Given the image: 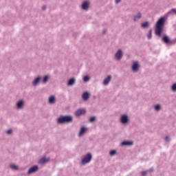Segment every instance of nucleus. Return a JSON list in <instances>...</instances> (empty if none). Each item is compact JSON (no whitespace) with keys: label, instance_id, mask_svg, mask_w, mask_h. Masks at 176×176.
<instances>
[{"label":"nucleus","instance_id":"30","mask_svg":"<svg viewBox=\"0 0 176 176\" xmlns=\"http://www.w3.org/2000/svg\"><path fill=\"white\" fill-rule=\"evenodd\" d=\"M7 133L8 135H11V133H12V129H9L8 131H7Z\"/></svg>","mask_w":176,"mask_h":176},{"label":"nucleus","instance_id":"28","mask_svg":"<svg viewBox=\"0 0 176 176\" xmlns=\"http://www.w3.org/2000/svg\"><path fill=\"white\" fill-rule=\"evenodd\" d=\"M116 154V151L115 150H112L110 151V155H115Z\"/></svg>","mask_w":176,"mask_h":176},{"label":"nucleus","instance_id":"25","mask_svg":"<svg viewBox=\"0 0 176 176\" xmlns=\"http://www.w3.org/2000/svg\"><path fill=\"white\" fill-rule=\"evenodd\" d=\"M48 79H49V76L47 75H46L43 78V83H46V82H47Z\"/></svg>","mask_w":176,"mask_h":176},{"label":"nucleus","instance_id":"9","mask_svg":"<svg viewBox=\"0 0 176 176\" xmlns=\"http://www.w3.org/2000/svg\"><path fill=\"white\" fill-rule=\"evenodd\" d=\"M138 68H139V64H138V62L133 63V65H132V69H133V71H138Z\"/></svg>","mask_w":176,"mask_h":176},{"label":"nucleus","instance_id":"15","mask_svg":"<svg viewBox=\"0 0 176 176\" xmlns=\"http://www.w3.org/2000/svg\"><path fill=\"white\" fill-rule=\"evenodd\" d=\"M162 40H163L164 42H165L166 43H168V42H170V39H169L168 36H167L166 35H165L164 36H163Z\"/></svg>","mask_w":176,"mask_h":176},{"label":"nucleus","instance_id":"13","mask_svg":"<svg viewBox=\"0 0 176 176\" xmlns=\"http://www.w3.org/2000/svg\"><path fill=\"white\" fill-rule=\"evenodd\" d=\"M86 131H87V129L85 128V126L81 128V130H80V133H79V136H82V135H84V133H85Z\"/></svg>","mask_w":176,"mask_h":176},{"label":"nucleus","instance_id":"16","mask_svg":"<svg viewBox=\"0 0 176 176\" xmlns=\"http://www.w3.org/2000/svg\"><path fill=\"white\" fill-rule=\"evenodd\" d=\"M41 80V77L38 76L37 78H36V79H34V80L33 81V85H37V83H39Z\"/></svg>","mask_w":176,"mask_h":176},{"label":"nucleus","instance_id":"24","mask_svg":"<svg viewBox=\"0 0 176 176\" xmlns=\"http://www.w3.org/2000/svg\"><path fill=\"white\" fill-rule=\"evenodd\" d=\"M10 167L12 168V169H14L15 170H17V169H19L18 166L14 164L10 165Z\"/></svg>","mask_w":176,"mask_h":176},{"label":"nucleus","instance_id":"3","mask_svg":"<svg viewBox=\"0 0 176 176\" xmlns=\"http://www.w3.org/2000/svg\"><path fill=\"white\" fill-rule=\"evenodd\" d=\"M92 160V155L90 153L87 154L85 157L82 160V164H89Z\"/></svg>","mask_w":176,"mask_h":176},{"label":"nucleus","instance_id":"4","mask_svg":"<svg viewBox=\"0 0 176 176\" xmlns=\"http://www.w3.org/2000/svg\"><path fill=\"white\" fill-rule=\"evenodd\" d=\"M85 113H86V110H85L84 109H80V110H77V111H76V116L77 117H80V116H83Z\"/></svg>","mask_w":176,"mask_h":176},{"label":"nucleus","instance_id":"26","mask_svg":"<svg viewBox=\"0 0 176 176\" xmlns=\"http://www.w3.org/2000/svg\"><path fill=\"white\" fill-rule=\"evenodd\" d=\"M160 104H157L155 107V110H156L157 111H159V110H160Z\"/></svg>","mask_w":176,"mask_h":176},{"label":"nucleus","instance_id":"22","mask_svg":"<svg viewBox=\"0 0 176 176\" xmlns=\"http://www.w3.org/2000/svg\"><path fill=\"white\" fill-rule=\"evenodd\" d=\"M141 17H142L141 13H138V14H137L136 16H135L134 20L136 21V20H138V19H140Z\"/></svg>","mask_w":176,"mask_h":176},{"label":"nucleus","instance_id":"35","mask_svg":"<svg viewBox=\"0 0 176 176\" xmlns=\"http://www.w3.org/2000/svg\"><path fill=\"white\" fill-rule=\"evenodd\" d=\"M46 6H43V10H45Z\"/></svg>","mask_w":176,"mask_h":176},{"label":"nucleus","instance_id":"2","mask_svg":"<svg viewBox=\"0 0 176 176\" xmlns=\"http://www.w3.org/2000/svg\"><path fill=\"white\" fill-rule=\"evenodd\" d=\"M73 118L70 116H67L65 117H60L58 120V124H65V122H72Z\"/></svg>","mask_w":176,"mask_h":176},{"label":"nucleus","instance_id":"31","mask_svg":"<svg viewBox=\"0 0 176 176\" xmlns=\"http://www.w3.org/2000/svg\"><path fill=\"white\" fill-rule=\"evenodd\" d=\"M146 173H147V171L146 170H144L143 172H142V176H146Z\"/></svg>","mask_w":176,"mask_h":176},{"label":"nucleus","instance_id":"1","mask_svg":"<svg viewBox=\"0 0 176 176\" xmlns=\"http://www.w3.org/2000/svg\"><path fill=\"white\" fill-rule=\"evenodd\" d=\"M164 21H165L164 17H160V19H159V20L156 23L155 34L156 35H158V36H161L162 35V31L163 30Z\"/></svg>","mask_w":176,"mask_h":176},{"label":"nucleus","instance_id":"14","mask_svg":"<svg viewBox=\"0 0 176 176\" xmlns=\"http://www.w3.org/2000/svg\"><path fill=\"white\" fill-rule=\"evenodd\" d=\"M133 144V142H122V146H132Z\"/></svg>","mask_w":176,"mask_h":176},{"label":"nucleus","instance_id":"5","mask_svg":"<svg viewBox=\"0 0 176 176\" xmlns=\"http://www.w3.org/2000/svg\"><path fill=\"white\" fill-rule=\"evenodd\" d=\"M122 57V51L121 50V49H119V50H118V52L116 53V58H117V60H120Z\"/></svg>","mask_w":176,"mask_h":176},{"label":"nucleus","instance_id":"32","mask_svg":"<svg viewBox=\"0 0 176 176\" xmlns=\"http://www.w3.org/2000/svg\"><path fill=\"white\" fill-rule=\"evenodd\" d=\"M168 140H169L168 136H166V138H165V140H166V142H168Z\"/></svg>","mask_w":176,"mask_h":176},{"label":"nucleus","instance_id":"18","mask_svg":"<svg viewBox=\"0 0 176 176\" xmlns=\"http://www.w3.org/2000/svg\"><path fill=\"white\" fill-rule=\"evenodd\" d=\"M23 104L24 102H23V100H19V102L17 103V108H22Z\"/></svg>","mask_w":176,"mask_h":176},{"label":"nucleus","instance_id":"29","mask_svg":"<svg viewBox=\"0 0 176 176\" xmlns=\"http://www.w3.org/2000/svg\"><path fill=\"white\" fill-rule=\"evenodd\" d=\"M172 90H173V91H176V84H173L172 86Z\"/></svg>","mask_w":176,"mask_h":176},{"label":"nucleus","instance_id":"23","mask_svg":"<svg viewBox=\"0 0 176 176\" xmlns=\"http://www.w3.org/2000/svg\"><path fill=\"white\" fill-rule=\"evenodd\" d=\"M90 78L89 76V75H85V76H84L83 80L84 82H88V80H89Z\"/></svg>","mask_w":176,"mask_h":176},{"label":"nucleus","instance_id":"6","mask_svg":"<svg viewBox=\"0 0 176 176\" xmlns=\"http://www.w3.org/2000/svg\"><path fill=\"white\" fill-rule=\"evenodd\" d=\"M129 121V117L127 116H122L121 122L122 124H126Z\"/></svg>","mask_w":176,"mask_h":176},{"label":"nucleus","instance_id":"7","mask_svg":"<svg viewBox=\"0 0 176 176\" xmlns=\"http://www.w3.org/2000/svg\"><path fill=\"white\" fill-rule=\"evenodd\" d=\"M38 166H32V168H30V169H29L28 173H34L38 170Z\"/></svg>","mask_w":176,"mask_h":176},{"label":"nucleus","instance_id":"34","mask_svg":"<svg viewBox=\"0 0 176 176\" xmlns=\"http://www.w3.org/2000/svg\"><path fill=\"white\" fill-rule=\"evenodd\" d=\"M121 1V0H116V3H118L119 2H120Z\"/></svg>","mask_w":176,"mask_h":176},{"label":"nucleus","instance_id":"12","mask_svg":"<svg viewBox=\"0 0 176 176\" xmlns=\"http://www.w3.org/2000/svg\"><path fill=\"white\" fill-rule=\"evenodd\" d=\"M75 82H76V80L74 79V78H72L71 79H69L68 82V85L72 86V85H74Z\"/></svg>","mask_w":176,"mask_h":176},{"label":"nucleus","instance_id":"21","mask_svg":"<svg viewBox=\"0 0 176 176\" xmlns=\"http://www.w3.org/2000/svg\"><path fill=\"white\" fill-rule=\"evenodd\" d=\"M54 101H55L54 96H50V98H49V102H50L51 104H53Z\"/></svg>","mask_w":176,"mask_h":176},{"label":"nucleus","instance_id":"10","mask_svg":"<svg viewBox=\"0 0 176 176\" xmlns=\"http://www.w3.org/2000/svg\"><path fill=\"white\" fill-rule=\"evenodd\" d=\"M111 79V76L109 75L107 76V78H105L104 80V85H108V83H109L110 80Z\"/></svg>","mask_w":176,"mask_h":176},{"label":"nucleus","instance_id":"11","mask_svg":"<svg viewBox=\"0 0 176 176\" xmlns=\"http://www.w3.org/2000/svg\"><path fill=\"white\" fill-rule=\"evenodd\" d=\"M89 92H84V94H82V98L83 100H88V98H89Z\"/></svg>","mask_w":176,"mask_h":176},{"label":"nucleus","instance_id":"17","mask_svg":"<svg viewBox=\"0 0 176 176\" xmlns=\"http://www.w3.org/2000/svg\"><path fill=\"white\" fill-rule=\"evenodd\" d=\"M48 161H49V160H47L46 158H41V160H40V161H38V162H39V164H45Z\"/></svg>","mask_w":176,"mask_h":176},{"label":"nucleus","instance_id":"19","mask_svg":"<svg viewBox=\"0 0 176 176\" xmlns=\"http://www.w3.org/2000/svg\"><path fill=\"white\" fill-rule=\"evenodd\" d=\"M152 34H153V30L152 29H150L149 31H148V34L147 35L148 39H151L152 38Z\"/></svg>","mask_w":176,"mask_h":176},{"label":"nucleus","instance_id":"27","mask_svg":"<svg viewBox=\"0 0 176 176\" xmlns=\"http://www.w3.org/2000/svg\"><path fill=\"white\" fill-rule=\"evenodd\" d=\"M94 121H96V117H91V118H89L90 122H94Z\"/></svg>","mask_w":176,"mask_h":176},{"label":"nucleus","instance_id":"33","mask_svg":"<svg viewBox=\"0 0 176 176\" xmlns=\"http://www.w3.org/2000/svg\"><path fill=\"white\" fill-rule=\"evenodd\" d=\"M172 12H174L175 13H176V9H171Z\"/></svg>","mask_w":176,"mask_h":176},{"label":"nucleus","instance_id":"20","mask_svg":"<svg viewBox=\"0 0 176 176\" xmlns=\"http://www.w3.org/2000/svg\"><path fill=\"white\" fill-rule=\"evenodd\" d=\"M148 24H149L148 21H145V23H142V27L143 28H146L148 27Z\"/></svg>","mask_w":176,"mask_h":176},{"label":"nucleus","instance_id":"8","mask_svg":"<svg viewBox=\"0 0 176 176\" xmlns=\"http://www.w3.org/2000/svg\"><path fill=\"white\" fill-rule=\"evenodd\" d=\"M89 2H88L87 1H85V2H83V3L82 4V8L87 10L89 8Z\"/></svg>","mask_w":176,"mask_h":176}]
</instances>
